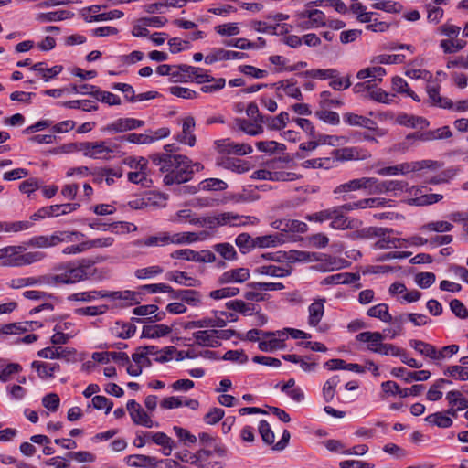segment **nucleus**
<instances>
[{
    "label": "nucleus",
    "instance_id": "obj_23",
    "mask_svg": "<svg viewBox=\"0 0 468 468\" xmlns=\"http://www.w3.org/2000/svg\"><path fill=\"white\" fill-rule=\"evenodd\" d=\"M324 299H319L312 303L308 307L309 316L308 324L311 326H317L322 320L324 313Z\"/></svg>",
    "mask_w": 468,
    "mask_h": 468
},
{
    "label": "nucleus",
    "instance_id": "obj_49",
    "mask_svg": "<svg viewBox=\"0 0 468 468\" xmlns=\"http://www.w3.org/2000/svg\"><path fill=\"white\" fill-rule=\"evenodd\" d=\"M314 115L321 121L331 125H338L340 123L339 114L335 112L322 108L314 112Z\"/></svg>",
    "mask_w": 468,
    "mask_h": 468
},
{
    "label": "nucleus",
    "instance_id": "obj_31",
    "mask_svg": "<svg viewBox=\"0 0 468 468\" xmlns=\"http://www.w3.org/2000/svg\"><path fill=\"white\" fill-rule=\"evenodd\" d=\"M409 343L410 347L415 349L420 355L436 360L437 348L434 346L417 339H411Z\"/></svg>",
    "mask_w": 468,
    "mask_h": 468
},
{
    "label": "nucleus",
    "instance_id": "obj_56",
    "mask_svg": "<svg viewBox=\"0 0 468 468\" xmlns=\"http://www.w3.org/2000/svg\"><path fill=\"white\" fill-rule=\"evenodd\" d=\"M442 197L443 196L440 194H426L415 198H411L410 200V204L415 206H427L437 203L438 201L441 200Z\"/></svg>",
    "mask_w": 468,
    "mask_h": 468
},
{
    "label": "nucleus",
    "instance_id": "obj_39",
    "mask_svg": "<svg viewBox=\"0 0 468 468\" xmlns=\"http://www.w3.org/2000/svg\"><path fill=\"white\" fill-rule=\"evenodd\" d=\"M11 249H15L12 251H8L6 253L5 260L3 261V266H13V267H21L23 266L22 262V255L23 251L26 250L23 246H9Z\"/></svg>",
    "mask_w": 468,
    "mask_h": 468
},
{
    "label": "nucleus",
    "instance_id": "obj_15",
    "mask_svg": "<svg viewBox=\"0 0 468 468\" xmlns=\"http://www.w3.org/2000/svg\"><path fill=\"white\" fill-rule=\"evenodd\" d=\"M373 181L369 180L368 177H360V178H355L352 180H349L348 182H346L344 184H341L337 186L334 193L335 194H341V193H347L351 191H357V190H366L367 191L369 184Z\"/></svg>",
    "mask_w": 468,
    "mask_h": 468
},
{
    "label": "nucleus",
    "instance_id": "obj_36",
    "mask_svg": "<svg viewBox=\"0 0 468 468\" xmlns=\"http://www.w3.org/2000/svg\"><path fill=\"white\" fill-rule=\"evenodd\" d=\"M32 223L27 220L22 221H0V233H16L31 228Z\"/></svg>",
    "mask_w": 468,
    "mask_h": 468
},
{
    "label": "nucleus",
    "instance_id": "obj_48",
    "mask_svg": "<svg viewBox=\"0 0 468 468\" xmlns=\"http://www.w3.org/2000/svg\"><path fill=\"white\" fill-rule=\"evenodd\" d=\"M236 123L239 130H241L242 132L246 133L249 135L255 136L263 132L262 125L258 123H252L246 119L237 118Z\"/></svg>",
    "mask_w": 468,
    "mask_h": 468
},
{
    "label": "nucleus",
    "instance_id": "obj_8",
    "mask_svg": "<svg viewBox=\"0 0 468 468\" xmlns=\"http://www.w3.org/2000/svg\"><path fill=\"white\" fill-rule=\"evenodd\" d=\"M126 408L130 413L133 421L135 424L142 425L146 428H152L154 426V422L150 416L134 399L128 400Z\"/></svg>",
    "mask_w": 468,
    "mask_h": 468
},
{
    "label": "nucleus",
    "instance_id": "obj_2",
    "mask_svg": "<svg viewBox=\"0 0 468 468\" xmlns=\"http://www.w3.org/2000/svg\"><path fill=\"white\" fill-rule=\"evenodd\" d=\"M227 452L219 454L212 447H202L191 454L190 459L182 458V461L194 464L197 468H221L222 462L218 459L225 457Z\"/></svg>",
    "mask_w": 468,
    "mask_h": 468
},
{
    "label": "nucleus",
    "instance_id": "obj_47",
    "mask_svg": "<svg viewBox=\"0 0 468 468\" xmlns=\"http://www.w3.org/2000/svg\"><path fill=\"white\" fill-rule=\"evenodd\" d=\"M235 244L242 254L249 253L255 247V239H252L248 233H241L237 236Z\"/></svg>",
    "mask_w": 468,
    "mask_h": 468
},
{
    "label": "nucleus",
    "instance_id": "obj_4",
    "mask_svg": "<svg viewBox=\"0 0 468 468\" xmlns=\"http://www.w3.org/2000/svg\"><path fill=\"white\" fill-rule=\"evenodd\" d=\"M62 272L56 275H50L51 284L64 283L72 284L87 279L86 268L82 265L76 266L74 263H68L64 267H59Z\"/></svg>",
    "mask_w": 468,
    "mask_h": 468
},
{
    "label": "nucleus",
    "instance_id": "obj_27",
    "mask_svg": "<svg viewBox=\"0 0 468 468\" xmlns=\"http://www.w3.org/2000/svg\"><path fill=\"white\" fill-rule=\"evenodd\" d=\"M158 348L155 346H139L136 349V352L132 355V359L135 364H141L142 358H145V367H150L152 365L151 360L148 358V356H157L158 355Z\"/></svg>",
    "mask_w": 468,
    "mask_h": 468
},
{
    "label": "nucleus",
    "instance_id": "obj_33",
    "mask_svg": "<svg viewBox=\"0 0 468 468\" xmlns=\"http://www.w3.org/2000/svg\"><path fill=\"white\" fill-rule=\"evenodd\" d=\"M387 193L393 192L397 196L398 192H410V195H417L420 190L416 186L409 188V184L403 180H387Z\"/></svg>",
    "mask_w": 468,
    "mask_h": 468
},
{
    "label": "nucleus",
    "instance_id": "obj_52",
    "mask_svg": "<svg viewBox=\"0 0 468 468\" xmlns=\"http://www.w3.org/2000/svg\"><path fill=\"white\" fill-rule=\"evenodd\" d=\"M69 351L67 349H61V347L48 346L38 351L37 356L42 358H61L66 357Z\"/></svg>",
    "mask_w": 468,
    "mask_h": 468
},
{
    "label": "nucleus",
    "instance_id": "obj_51",
    "mask_svg": "<svg viewBox=\"0 0 468 468\" xmlns=\"http://www.w3.org/2000/svg\"><path fill=\"white\" fill-rule=\"evenodd\" d=\"M256 147L260 152L263 153L283 152L286 149L283 144L277 143L276 141H260L256 143Z\"/></svg>",
    "mask_w": 468,
    "mask_h": 468
},
{
    "label": "nucleus",
    "instance_id": "obj_22",
    "mask_svg": "<svg viewBox=\"0 0 468 468\" xmlns=\"http://www.w3.org/2000/svg\"><path fill=\"white\" fill-rule=\"evenodd\" d=\"M127 463L133 467L157 468L160 460L153 456L133 454L127 457Z\"/></svg>",
    "mask_w": 468,
    "mask_h": 468
},
{
    "label": "nucleus",
    "instance_id": "obj_60",
    "mask_svg": "<svg viewBox=\"0 0 468 468\" xmlns=\"http://www.w3.org/2000/svg\"><path fill=\"white\" fill-rule=\"evenodd\" d=\"M94 98L97 101H100L104 102L111 106L121 104V99L119 98V96H117L110 91L101 90L100 88L98 89V90H96V94H94Z\"/></svg>",
    "mask_w": 468,
    "mask_h": 468
},
{
    "label": "nucleus",
    "instance_id": "obj_18",
    "mask_svg": "<svg viewBox=\"0 0 468 468\" xmlns=\"http://www.w3.org/2000/svg\"><path fill=\"white\" fill-rule=\"evenodd\" d=\"M214 333H216V329L197 331L193 333V338L200 346L218 347L221 346V342H218Z\"/></svg>",
    "mask_w": 468,
    "mask_h": 468
},
{
    "label": "nucleus",
    "instance_id": "obj_40",
    "mask_svg": "<svg viewBox=\"0 0 468 468\" xmlns=\"http://www.w3.org/2000/svg\"><path fill=\"white\" fill-rule=\"evenodd\" d=\"M73 16V14L67 10H58L48 13H39L37 16V20L46 22H56L62 21Z\"/></svg>",
    "mask_w": 468,
    "mask_h": 468
},
{
    "label": "nucleus",
    "instance_id": "obj_46",
    "mask_svg": "<svg viewBox=\"0 0 468 468\" xmlns=\"http://www.w3.org/2000/svg\"><path fill=\"white\" fill-rule=\"evenodd\" d=\"M425 420L440 428H450L453 423L452 420L443 412L430 414L425 418Z\"/></svg>",
    "mask_w": 468,
    "mask_h": 468
},
{
    "label": "nucleus",
    "instance_id": "obj_3",
    "mask_svg": "<svg viewBox=\"0 0 468 468\" xmlns=\"http://www.w3.org/2000/svg\"><path fill=\"white\" fill-rule=\"evenodd\" d=\"M243 217L233 212H222L212 216H205L190 220V223L198 225L200 227H206L209 229H215L219 226H225L231 224L232 226L245 225L246 222H236L241 219Z\"/></svg>",
    "mask_w": 468,
    "mask_h": 468
},
{
    "label": "nucleus",
    "instance_id": "obj_50",
    "mask_svg": "<svg viewBox=\"0 0 468 468\" xmlns=\"http://www.w3.org/2000/svg\"><path fill=\"white\" fill-rule=\"evenodd\" d=\"M120 142H130L136 144H147L153 143V139L145 133H129L127 135L119 136L116 138Z\"/></svg>",
    "mask_w": 468,
    "mask_h": 468
},
{
    "label": "nucleus",
    "instance_id": "obj_64",
    "mask_svg": "<svg viewBox=\"0 0 468 468\" xmlns=\"http://www.w3.org/2000/svg\"><path fill=\"white\" fill-rule=\"evenodd\" d=\"M258 430L262 441L266 444L271 445L274 443V432L271 431L270 424L266 420H261L260 421Z\"/></svg>",
    "mask_w": 468,
    "mask_h": 468
},
{
    "label": "nucleus",
    "instance_id": "obj_20",
    "mask_svg": "<svg viewBox=\"0 0 468 468\" xmlns=\"http://www.w3.org/2000/svg\"><path fill=\"white\" fill-rule=\"evenodd\" d=\"M148 436H151V441L154 443L162 447L163 454L165 456H169L173 449L176 447L174 440L167 436L165 432H152V434H148Z\"/></svg>",
    "mask_w": 468,
    "mask_h": 468
},
{
    "label": "nucleus",
    "instance_id": "obj_25",
    "mask_svg": "<svg viewBox=\"0 0 468 468\" xmlns=\"http://www.w3.org/2000/svg\"><path fill=\"white\" fill-rule=\"evenodd\" d=\"M166 279L187 287H195L200 283L196 278L188 276L187 272L180 271L167 272Z\"/></svg>",
    "mask_w": 468,
    "mask_h": 468
},
{
    "label": "nucleus",
    "instance_id": "obj_5",
    "mask_svg": "<svg viewBox=\"0 0 468 468\" xmlns=\"http://www.w3.org/2000/svg\"><path fill=\"white\" fill-rule=\"evenodd\" d=\"M80 207V205L79 203H66L42 207L30 216V219L37 221L46 218L67 215L77 210Z\"/></svg>",
    "mask_w": 468,
    "mask_h": 468
},
{
    "label": "nucleus",
    "instance_id": "obj_62",
    "mask_svg": "<svg viewBox=\"0 0 468 468\" xmlns=\"http://www.w3.org/2000/svg\"><path fill=\"white\" fill-rule=\"evenodd\" d=\"M164 270L158 265H153L146 268L137 269L134 275L137 279L144 280L154 277L163 273Z\"/></svg>",
    "mask_w": 468,
    "mask_h": 468
},
{
    "label": "nucleus",
    "instance_id": "obj_26",
    "mask_svg": "<svg viewBox=\"0 0 468 468\" xmlns=\"http://www.w3.org/2000/svg\"><path fill=\"white\" fill-rule=\"evenodd\" d=\"M36 324L37 327H41L42 324L38 322H17V323H11L4 324L0 328V333L3 334H21L24 332H27L28 330H33L32 324Z\"/></svg>",
    "mask_w": 468,
    "mask_h": 468
},
{
    "label": "nucleus",
    "instance_id": "obj_13",
    "mask_svg": "<svg viewBox=\"0 0 468 468\" xmlns=\"http://www.w3.org/2000/svg\"><path fill=\"white\" fill-rule=\"evenodd\" d=\"M117 148V144H108L106 141L92 142L90 158L110 159L111 154H113Z\"/></svg>",
    "mask_w": 468,
    "mask_h": 468
},
{
    "label": "nucleus",
    "instance_id": "obj_43",
    "mask_svg": "<svg viewBox=\"0 0 468 468\" xmlns=\"http://www.w3.org/2000/svg\"><path fill=\"white\" fill-rule=\"evenodd\" d=\"M255 271L259 274L269 275L272 277H286L291 274V271L289 269L276 265L260 266L255 270Z\"/></svg>",
    "mask_w": 468,
    "mask_h": 468
},
{
    "label": "nucleus",
    "instance_id": "obj_57",
    "mask_svg": "<svg viewBox=\"0 0 468 468\" xmlns=\"http://www.w3.org/2000/svg\"><path fill=\"white\" fill-rule=\"evenodd\" d=\"M340 379L338 376H333L329 378L323 387V395L326 402L333 400L335 393V387L339 383Z\"/></svg>",
    "mask_w": 468,
    "mask_h": 468
},
{
    "label": "nucleus",
    "instance_id": "obj_42",
    "mask_svg": "<svg viewBox=\"0 0 468 468\" xmlns=\"http://www.w3.org/2000/svg\"><path fill=\"white\" fill-rule=\"evenodd\" d=\"M27 247L48 249L55 247L53 236L51 235H38L30 238L25 243Z\"/></svg>",
    "mask_w": 468,
    "mask_h": 468
},
{
    "label": "nucleus",
    "instance_id": "obj_41",
    "mask_svg": "<svg viewBox=\"0 0 468 468\" xmlns=\"http://www.w3.org/2000/svg\"><path fill=\"white\" fill-rule=\"evenodd\" d=\"M229 310L238 312L243 315L250 314L256 310V305L251 303H245L242 300H231L226 303Z\"/></svg>",
    "mask_w": 468,
    "mask_h": 468
},
{
    "label": "nucleus",
    "instance_id": "obj_55",
    "mask_svg": "<svg viewBox=\"0 0 468 468\" xmlns=\"http://www.w3.org/2000/svg\"><path fill=\"white\" fill-rule=\"evenodd\" d=\"M214 250L228 261L237 260L238 254L234 247L229 243H218L214 246Z\"/></svg>",
    "mask_w": 468,
    "mask_h": 468
},
{
    "label": "nucleus",
    "instance_id": "obj_32",
    "mask_svg": "<svg viewBox=\"0 0 468 468\" xmlns=\"http://www.w3.org/2000/svg\"><path fill=\"white\" fill-rule=\"evenodd\" d=\"M45 62H37L31 67L32 70L41 74V77L45 81H49L63 70V67L61 65H56L49 69L45 68Z\"/></svg>",
    "mask_w": 468,
    "mask_h": 468
},
{
    "label": "nucleus",
    "instance_id": "obj_53",
    "mask_svg": "<svg viewBox=\"0 0 468 468\" xmlns=\"http://www.w3.org/2000/svg\"><path fill=\"white\" fill-rule=\"evenodd\" d=\"M109 307L106 304L99 306H87L75 309L74 313L82 316H97L105 314Z\"/></svg>",
    "mask_w": 468,
    "mask_h": 468
},
{
    "label": "nucleus",
    "instance_id": "obj_34",
    "mask_svg": "<svg viewBox=\"0 0 468 468\" xmlns=\"http://www.w3.org/2000/svg\"><path fill=\"white\" fill-rule=\"evenodd\" d=\"M289 121V114L286 112H280L277 116L266 115L263 118V123L271 130H281L286 126Z\"/></svg>",
    "mask_w": 468,
    "mask_h": 468
},
{
    "label": "nucleus",
    "instance_id": "obj_11",
    "mask_svg": "<svg viewBox=\"0 0 468 468\" xmlns=\"http://www.w3.org/2000/svg\"><path fill=\"white\" fill-rule=\"evenodd\" d=\"M248 55L243 52L225 50L223 48H213L205 58L206 64H213L219 60L243 59Z\"/></svg>",
    "mask_w": 468,
    "mask_h": 468
},
{
    "label": "nucleus",
    "instance_id": "obj_38",
    "mask_svg": "<svg viewBox=\"0 0 468 468\" xmlns=\"http://www.w3.org/2000/svg\"><path fill=\"white\" fill-rule=\"evenodd\" d=\"M31 367L36 369L40 378H52L55 371H58L60 367L58 364L49 365L40 361H33Z\"/></svg>",
    "mask_w": 468,
    "mask_h": 468
},
{
    "label": "nucleus",
    "instance_id": "obj_37",
    "mask_svg": "<svg viewBox=\"0 0 468 468\" xmlns=\"http://www.w3.org/2000/svg\"><path fill=\"white\" fill-rule=\"evenodd\" d=\"M338 71L335 69H309L305 71H302L298 73L300 77L312 78V79H319V80H326V79H335L338 76Z\"/></svg>",
    "mask_w": 468,
    "mask_h": 468
},
{
    "label": "nucleus",
    "instance_id": "obj_44",
    "mask_svg": "<svg viewBox=\"0 0 468 468\" xmlns=\"http://www.w3.org/2000/svg\"><path fill=\"white\" fill-rule=\"evenodd\" d=\"M446 399L450 406L455 407V410H463L468 408V399L464 398L459 390L449 391Z\"/></svg>",
    "mask_w": 468,
    "mask_h": 468
},
{
    "label": "nucleus",
    "instance_id": "obj_63",
    "mask_svg": "<svg viewBox=\"0 0 468 468\" xmlns=\"http://www.w3.org/2000/svg\"><path fill=\"white\" fill-rule=\"evenodd\" d=\"M284 339L271 338L269 341H259L258 347L261 351L270 352L277 349L284 348Z\"/></svg>",
    "mask_w": 468,
    "mask_h": 468
},
{
    "label": "nucleus",
    "instance_id": "obj_17",
    "mask_svg": "<svg viewBox=\"0 0 468 468\" xmlns=\"http://www.w3.org/2000/svg\"><path fill=\"white\" fill-rule=\"evenodd\" d=\"M195 126L196 122L194 117H186L183 121L182 133L177 136V140L189 146H194L196 144V135L194 134Z\"/></svg>",
    "mask_w": 468,
    "mask_h": 468
},
{
    "label": "nucleus",
    "instance_id": "obj_19",
    "mask_svg": "<svg viewBox=\"0 0 468 468\" xmlns=\"http://www.w3.org/2000/svg\"><path fill=\"white\" fill-rule=\"evenodd\" d=\"M397 122L400 125L410 127V128H420L423 130L430 125V122L420 116L409 115L407 113H400L397 116Z\"/></svg>",
    "mask_w": 468,
    "mask_h": 468
},
{
    "label": "nucleus",
    "instance_id": "obj_24",
    "mask_svg": "<svg viewBox=\"0 0 468 468\" xmlns=\"http://www.w3.org/2000/svg\"><path fill=\"white\" fill-rule=\"evenodd\" d=\"M99 298H109V292L104 290H91L88 292H80L69 295L68 299L69 301L75 302H92Z\"/></svg>",
    "mask_w": 468,
    "mask_h": 468
},
{
    "label": "nucleus",
    "instance_id": "obj_59",
    "mask_svg": "<svg viewBox=\"0 0 468 468\" xmlns=\"http://www.w3.org/2000/svg\"><path fill=\"white\" fill-rule=\"evenodd\" d=\"M281 243V239L277 234L264 235L255 238L256 248L275 247Z\"/></svg>",
    "mask_w": 468,
    "mask_h": 468
},
{
    "label": "nucleus",
    "instance_id": "obj_6",
    "mask_svg": "<svg viewBox=\"0 0 468 468\" xmlns=\"http://www.w3.org/2000/svg\"><path fill=\"white\" fill-rule=\"evenodd\" d=\"M332 156L336 161H364L371 157V153L365 147L361 146H347L343 148L335 149L332 151Z\"/></svg>",
    "mask_w": 468,
    "mask_h": 468
},
{
    "label": "nucleus",
    "instance_id": "obj_10",
    "mask_svg": "<svg viewBox=\"0 0 468 468\" xmlns=\"http://www.w3.org/2000/svg\"><path fill=\"white\" fill-rule=\"evenodd\" d=\"M334 215L331 219L330 227L335 229H357L362 222L356 218H352L346 217L344 213L337 210L335 207H333V213Z\"/></svg>",
    "mask_w": 468,
    "mask_h": 468
},
{
    "label": "nucleus",
    "instance_id": "obj_54",
    "mask_svg": "<svg viewBox=\"0 0 468 468\" xmlns=\"http://www.w3.org/2000/svg\"><path fill=\"white\" fill-rule=\"evenodd\" d=\"M139 292H133V291H115V292H109V298L113 300H125L131 302V303L137 304L140 303L138 299Z\"/></svg>",
    "mask_w": 468,
    "mask_h": 468
},
{
    "label": "nucleus",
    "instance_id": "obj_14",
    "mask_svg": "<svg viewBox=\"0 0 468 468\" xmlns=\"http://www.w3.org/2000/svg\"><path fill=\"white\" fill-rule=\"evenodd\" d=\"M170 233L166 231L158 232L155 235L146 237L144 239H137L133 242L135 247H154V246H166L169 245Z\"/></svg>",
    "mask_w": 468,
    "mask_h": 468
},
{
    "label": "nucleus",
    "instance_id": "obj_16",
    "mask_svg": "<svg viewBox=\"0 0 468 468\" xmlns=\"http://www.w3.org/2000/svg\"><path fill=\"white\" fill-rule=\"evenodd\" d=\"M171 298L181 300L182 302L191 305L197 306L201 303V293L192 289L174 290L169 292Z\"/></svg>",
    "mask_w": 468,
    "mask_h": 468
},
{
    "label": "nucleus",
    "instance_id": "obj_61",
    "mask_svg": "<svg viewBox=\"0 0 468 468\" xmlns=\"http://www.w3.org/2000/svg\"><path fill=\"white\" fill-rule=\"evenodd\" d=\"M444 375L452 377L455 379L459 380H467L468 379V367L462 366H450L444 370Z\"/></svg>",
    "mask_w": 468,
    "mask_h": 468
},
{
    "label": "nucleus",
    "instance_id": "obj_35",
    "mask_svg": "<svg viewBox=\"0 0 468 468\" xmlns=\"http://www.w3.org/2000/svg\"><path fill=\"white\" fill-rule=\"evenodd\" d=\"M367 314L385 323H390L392 321V315L389 314L388 305L387 303H378L370 307Z\"/></svg>",
    "mask_w": 468,
    "mask_h": 468
},
{
    "label": "nucleus",
    "instance_id": "obj_21",
    "mask_svg": "<svg viewBox=\"0 0 468 468\" xmlns=\"http://www.w3.org/2000/svg\"><path fill=\"white\" fill-rule=\"evenodd\" d=\"M55 247L60 243H69L80 241L85 238V234L77 230H58L52 233Z\"/></svg>",
    "mask_w": 468,
    "mask_h": 468
},
{
    "label": "nucleus",
    "instance_id": "obj_58",
    "mask_svg": "<svg viewBox=\"0 0 468 468\" xmlns=\"http://www.w3.org/2000/svg\"><path fill=\"white\" fill-rule=\"evenodd\" d=\"M406 56L404 54H381L374 58L373 62L378 64H401L404 63Z\"/></svg>",
    "mask_w": 468,
    "mask_h": 468
},
{
    "label": "nucleus",
    "instance_id": "obj_9",
    "mask_svg": "<svg viewBox=\"0 0 468 468\" xmlns=\"http://www.w3.org/2000/svg\"><path fill=\"white\" fill-rule=\"evenodd\" d=\"M356 340L362 343H367V350L381 354L384 336L379 332L365 331L356 335Z\"/></svg>",
    "mask_w": 468,
    "mask_h": 468
},
{
    "label": "nucleus",
    "instance_id": "obj_45",
    "mask_svg": "<svg viewBox=\"0 0 468 468\" xmlns=\"http://www.w3.org/2000/svg\"><path fill=\"white\" fill-rule=\"evenodd\" d=\"M218 165L238 173H244L249 169L246 163H242L239 159L229 157H222L221 160L218 162Z\"/></svg>",
    "mask_w": 468,
    "mask_h": 468
},
{
    "label": "nucleus",
    "instance_id": "obj_12",
    "mask_svg": "<svg viewBox=\"0 0 468 468\" xmlns=\"http://www.w3.org/2000/svg\"><path fill=\"white\" fill-rule=\"evenodd\" d=\"M250 273L248 268H236L223 272L218 278L220 284L231 282H244L250 279Z\"/></svg>",
    "mask_w": 468,
    "mask_h": 468
},
{
    "label": "nucleus",
    "instance_id": "obj_1",
    "mask_svg": "<svg viewBox=\"0 0 468 468\" xmlns=\"http://www.w3.org/2000/svg\"><path fill=\"white\" fill-rule=\"evenodd\" d=\"M149 159L164 174L165 186L180 185L190 181L196 172L204 169V165L194 163L186 155L175 154H151Z\"/></svg>",
    "mask_w": 468,
    "mask_h": 468
},
{
    "label": "nucleus",
    "instance_id": "obj_7",
    "mask_svg": "<svg viewBox=\"0 0 468 468\" xmlns=\"http://www.w3.org/2000/svg\"><path fill=\"white\" fill-rule=\"evenodd\" d=\"M214 146L219 154H224L242 156L252 152V147L250 144L235 143L229 138L216 140Z\"/></svg>",
    "mask_w": 468,
    "mask_h": 468
},
{
    "label": "nucleus",
    "instance_id": "obj_29",
    "mask_svg": "<svg viewBox=\"0 0 468 468\" xmlns=\"http://www.w3.org/2000/svg\"><path fill=\"white\" fill-rule=\"evenodd\" d=\"M199 441L203 447H212L214 452L223 454L228 452L227 447L218 437H213L207 432H200L198 434Z\"/></svg>",
    "mask_w": 468,
    "mask_h": 468
},
{
    "label": "nucleus",
    "instance_id": "obj_28",
    "mask_svg": "<svg viewBox=\"0 0 468 468\" xmlns=\"http://www.w3.org/2000/svg\"><path fill=\"white\" fill-rule=\"evenodd\" d=\"M172 332V328L166 324L144 325L142 330L144 338H158L165 336Z\"/></svg>",
    "mask_w": 468,
    "mask_h": 468
},
{
    "label": "nucleus",
    "instance_id": "obj_30",
    "mask_svg": "<svg viewBox=\"0 0 468 468\" xmlns=\"http://www.w3.org/2000/svg\"><path fill=\"white\" fill-rule=\"evenodd\" d=\"M393 232L392 229L381 227H367L355 232L357 239H372L375 237H385L387 234Z\"/></svg>",
    "mask_w": 468,
    "mask_h": 468
}]
</instances>
